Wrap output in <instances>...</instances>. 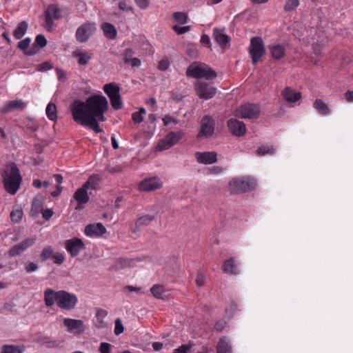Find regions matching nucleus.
Segmentation results:
<instances>
[{
  "instance_id": "47",
  "label": "nucleus",
  "mask_w": 353,
  "mask_h": 353,
  "mask_svg": "<svg viewBox=\"0 0 353 353\" xmlns=\"http://www.w3.org/2000/svg\"><path fill=\"white\" fill-rule=\"evenodd\" d=\"M47 44V40L46 37L43 34H38L36 37L34 41V45H37L41 48H44Z\"/></svg>"
},
{
  "instance_id": "4",
  "label": "nucleus",
  "mask_w": 353,
  "mask_h": 353,
  "mask_svg": "<svg viewBox=\"0 0 353 353\" xmlns=\"http://www.w3.org/2000/svg\"><path fill=\"white\" fill-rule=\"evenodd\" d=\"M261 113L260 108L258 105L254 103H245L240 105L234 110V116L241 119H256Z\"/></svg>"
},
{
  "instance_id": "49",
  "label": "nucleus",
  "mask_w": 353,
  "mask_h": 353,
  "mask_svg": "<svg viewBox=\"0 0 353 353\" xmlns=\"http://www.w3.org/2000/svg\"><path fill=\"white\" fill-rule=\"evenodd\" d=\"M30 42V38L26 37L18 43L17 47L21 50H26L29 47Z\"/></svg>"
},
{
  "instance_id": "43",
  "label": "nucleus",
  "mask_w": 353,
  "mask_h": 353,
  "mask_svg": "<svg viewBox=\"0 0 353 353\" xmlns=\"http://www.w3.org/2000/svg\"><path fill=\"white\" fill-rule=\"evenodd\" d=\"M110 101L112 107L114 110H120L123 106V102L120 94L110 99Z\"/></svg>"
},
{
  "instance_id": "34",
  "label": "nucleus",
  "mask_w": 353,
  "mask_h": 353,
  "mask_svg": "<svg viewBox=\"0 0 353 353\" xmlns=\"http://www.w3.org/2000/svg\"><path fill=\"white\" fill-rule=\"evenodd\" d=\"M24 350L23 345H3L0 353H23Z\"/></svg>"
},
{
  "instance_id": "2",
  "label": "nucleus",
  "mask_w": 353,
  "mask_h": 353,
  "mask_svg": "<svg viewBox=\"0 0 353 353\" xmlns=\"http://www.w3.org/2000/svg\"><path fill=\"white\" fill-rule=\"evenodd\" d=\"M2 179L5 190L14 195L19 190L22 182L19 169L14 163H8L2 172Z\"/></svg>"
},
{
  "instance_id": "54",
  "label": "nucleus",
  "mask_w": 353,
  "mask_h": 353,
  "mask_svg": "<svg viewBox=\"0 0 353 353\" xmlns=\"http://www.w3.org/2000/svg\"><path fill=\"white\" fill-rule=\"evenodd\" d=\"M39 267L37 264L33 263V262H29L26 265L25 270L26 272L30 273L32 272H35L38 270Z\"/></svg>"
},
{
  "instance_id": "58",
  "label": "nucleus",
  "mask_w": 353,
  "mask_h": 353,
  "mask_svg": "<svg viewBox=\"0 0 353 353\" xmlns=\"http://www.w3.org/2000/svg\"><path fill=\"white\" fill-rule=\"evenodd\" d=\"M132 120L136 123H140L143 121V116L138 112H135L132 115Z\"/></svg>"
},
{
  "instance_id": "53",
  "label": "nucleus",
  "mask_w": 353,
  "mask_h": 353,
  "mask_svg": "<svg viewBox=\"0 0 353 353\" xmlns=\"http://www.w3.org/2000/svg\"><path fill=\"white\" fill-rule=\"evenodd\" d=\"M137 6L142 9L145 10L149 7L150 0H134Z\"/></svg>"
},
{
  "instance_id": "10",
  "label": "nucleus",
  "mask_w": 353,
  "mask_h": 353,
  "mask_svg": "<svg viewBox=\"0 0 353 353\" xmlns=\"http://www.w3.org/2000/svg\"><path fill=\"white\" fill-rule=\"evenodd\" d=\"M94 188L93 184L90 181V179L86 181L80 188L77 189L74 194V199L78 203L77 206L75 207L76 210H81L83 208L82 205L88 203L90 196L88 194V190L90 188Z\"/></svg>"
},
{
  "instance_id": "27",
  "label": "nucleus",
  "mask_w": 353,
  "mask_h": 353,
  "mask_svg": "<svg viewBox=\"0 0 353 353\" xmlns=\"http://www.w3.org/2000/svg\"><path fill=\"white\" fill-rule=\"evenodd\" d=\"M270 52L273 59L279 60L285 54V46L281 44H274L269 46Z\"/></svg>"
},
{
  "instance_id": "26",
  "label": "nucleus",
  "mask_w": 353,
  "mask_h": 353,
  "mask_svg": "<svg viewBox=\"0 0 353 353\" xmlns=\"http://www.w3.org/2000/svg\"><path fill=\"white\" fill-rule=\"evenodd\" d=\"M26 103L21 100H14L10 101L5 104L1 109V112L8 113L14 109H24L26 108Z\"/></svg>"
},
{
  "instance_id": "14",
  "label": "nucleus",
  "mask_w": 353,
  "mask_h": 353,
  "mask_svg": "<svg viewBox=\"0 0 353 353\" xmlns=\"http://www.w3.org/2000/svg\"><path fill=\"white\" fill-rule=\"evenodd\" d=\"M45 21L46 28L50 30L54 25V20L59 19L61 17V10L55 4H50L45 11Z\"/></svg>"
},
{
  "instance_id": "7",
  "label": "nucleus",
  "mask_w": 353,
  "mask_h": 353,
  "mask_svg": "<svg viewBox=\"0 0 353 353\" xmlns=\"http://www.w3.org/2000/svg\"><path fill=\"white\" fill-rule=\"evenodd\" d=\"M249 51L252 56L253 64H256L265 54L263 39L259 37H253L250 41Z\"/></svg>"
},
{
  "instance_id": "59",
  "label": "nucleus",
  "mask_w": 353,
  "mask_h": 353,
  "mask_svg": "<svg viewBox=\"0 0 353 353\" xmlns=\"http://www.w3.org/2000/svg\"><path fill=\"white\" fill-rule=\"evenodd\" d=\"M201 42L202 43V44L206 46L208 48L211 47L210 38L207 34L202 35V37L201 38Z\"/></svg>"
},
{
  "instance_id": "40",
  "label": "nucleus",
  "mask_w": 353,
  "mask_h": 353,
  "mask_svg": "<svg viewBox=\"0 0 353 353\" xmlns=\"http://www.w3.org/2000/svg\"><path fill=\"white\" fill-rule=\"evenodd\" d=\"M54 254V250L52 248V246H48L42 250L40 258L42 261H46L47 259L50 258H52V256Z\"/></svg>"
},
{
  "instance_id": "30",
  "label": "nucleus",
  "mask_w": 353,
  "mask_h": 353,
  "mask_svg": "<svg viewBox=\"0 0 353 353\" xmlns=\"http://www.w3.org/2000/svg\"><path fill=\"white\" fill-rule=\"evenodd\" d=\"M154 216L153 215H144L139 217L135 222V230L133 232H136L141 227L148 226L154 219Z\"/></svg>"
},
{
  "instance_id": "52",
  "label": "nucleus",
  "mask_w": 353,
  "mask_h": 353,
  "mask_svg": "<svg viewBox=\"0 0 353 353\" xmlns=\"http://www.w3.org/2000/svg\"><path fill=\"white\" fill-rule=\"evenodd\" d=\"M99 351L101 353H111V345L108 343L103 342L100 344Z\"/></svg>"
},
{
  "instance_id": "57",
  "label": "nucleus",
  "mask_w": 353,
  "mask_h": 353,
  "mask_svg": "<svg viewBox=\"0 0 353 353\" xmlns=\"http://www.w3.org/2000/svg\"><path fill=\"white\" fill-rule=\"evenodd\" d=\"M223 171V168L219 165H214L208 168L209 174H220Z\"/></svg>"
},
{
  "instance_id": "32",
  "label": "nucleus",
  "mask_w": 353,
  "mask_h": 353,
  "mask_svg": "<svg viewBox=\"0 0 353 353\" xmlns=\"http://www.w3.org/2000/svg\"><path fill=\"white\" fill-rule=\"evenodd\" d=\"M314 108L321 115H328L330 113V109L321 99H316L314 103Z\"/></svg>"
},
{
  "instance_id": "31",
  "label": "nucleus",
  "mask_w": 353,
  "mask_h": 353,
  "mask_svg": "<svg viewBox=\"0 0 353 353\" xmlns=\"http://www.w3.org/2000/svg\"><path fill=\"white\" fill-rule=\"evenodd\" d=\"M103 90L110 99L120 94V88L114 83L105 84Z\"/></svg>"
},
{
  "instance_id": "9",
  "label": "nucleus",
  "mask_w": 353,
  "mask_h": 353,
  "mask_svg": "<svg viewBox=\"0 0 353 353\" xmlns=\"http://www.w3.org/2000/svg\"><path fill=\"white\" fill-rule=\"evenodd\" d=\"M96 30L95 23H84L77 28L75 34L76 39L80 43H85L94 34Z\"/></svg>"
},
{
  "instance_id": "39",
  "label": "nucleus",
  "mask_w": 353,
  "mask_h": 353,
  "mask_svg": "<svg viewBox=\"0 0 353 353\" xmlns=\"http://www.w3.org/2000/svg\"><path fill=\"white\" fill-rule=\"evenodd\" d=\"M151 292L157 299H163V294L165 292L164 288L161 285H154L151 288Z\"/></svg>"
},
{
  "instance_id": "20",
  "label": "nucleus",
  "mask_w": 353,
  "mask_h": 353,
  "mask_svg": "<svg viewBox=\"0 0 353 353\" xmlns=\"http://www.w3.org/2000/svg\"><path fill=\"white\" fill-rule=\"evenodd\" d=\"M212 37L222 49L225 50L228 48L230 42V37L224 32V29L214 28L213 29Z\"/></svg>"
},
{
  "instance_id": "8",
  "label": "nucleus",
  "mask_w": 353,
  "mask_h": 353,
  "mask_svg": "<svg viewBox=\"0 0 353 353\" xmlns=\"http://www.w3.org/2000/svg\"><path fill=\"white\" fill-rule=\"evenodd\" d=\"M183 132L181 131L169 132L163 139L159 140L157 145V149L159 151L170 149L183 138Z\"/></svg>"
},
{
  "instance_id": "12",
  "label": "nucleus",
  "mask_w": 353,
  "mask_h": 353,
  "mask_svg": "<svg viewBox=\"0 0 353 353\" xmlns=\"http://www.w3.org/2000/svg\"><path fill=\"white\" fill-rule=\"evenodd\" d=\"M195 90L198 97L205 100L212 99L216 93V88L205 82H197Z\"/></svg>"
},
{
  "instance_id": "18",
  "label": "nucleus",
  "mask_w": 353,
  "mask_h": 353,
  "mask_svg": "<svg viewBox=\"0 0 353 353\" xmlns=\"http://www.w3.org/2000/svg\"><path fill=\"white\" fill-rule=\"evenodd\" d=\"M162 185L163 183L160 179L157 177H152L142 181L139 185V189L141 191H153L161 188Z\"/></svg>"
},
{
  "instance_id": "51",
  "label": "nucleus",
  "mask_w": 353,
  "mask_h": 353,
  "mask_svg": "<svg viewBox=\"0 0 353 353\" xmlns=\"http://www.w3.org/2000/svg\"><path fill=\"white\" fill-rule=\"evenodd\" d=\"M172 29L178 34H184L185 32H188V31L190 30V26H188L180 27V26H174L172 27Z\"/></svg>"
},
{
  "instance_id": "46",
  "label": "nucleus",
  "mask_w": 353,
  "mask_h": 353,
  "mask_svg": "<svg viewBox=\"0 0 353 353\" xmlns=\"http://www.w3.org/2000/svg\"><path fill=\"white\" fill-rule=\"evenodd\" d=\"M192 346V343L181 345L178 348L175 349L173 353H190Z\"/></svg>"
},
{
  "instance_id": "1",
  "label": "nucleus",
  "mask_w": 353,
  "mask_h": 353,
  "mask_svg": "<svg viewBox=\"0 0 353 353\" xmlns=\"http://www.w3.org/2000/svg\"><path fill=\"white\" fill-rule=\"evenodd\" d=\"M108 109L107 99L97 94L89 97L85 101L75 99L70 105L73 120L82 126L89 127L96 133L102 131L99 122L106 120L104 114Z\"/></svg>"
},
{
  "instance_id": "35",
  "label": "nucleus",
  "mask_w": 353,
  "mask_h": 353,
  "mask_svg": "<svg viewBox=\"0 0 353 353\" xmlns=\"http://www.w3.org/2000/svg\"><path fill=\"white\" fill-rule=\"evenodd\" d=\"M218 353H232V348L226 338L220 339L217 344Z\"/></svg>"
},
{
  "instance_id": "13",
  "label": "nucleus",
  "mask_w": 353,
  "mask_h": 353,
  "mask_svg": "<svg viewBox=\"0 0 353 353\" xmlns=\"http://www.w3.org/2000/svg\"><path fill=\"white\" fill-rule=\"evenodd\" d=\"M65 248L72 257H75L85 248V244L81 239L74 237L65 241Z\"/></svg>"
},
{
  "instance_id": "60",
  "label": "nucleus",
  "mask_w": 353,
  "mask_h": 353,
  "mask_svg": "<svg viewBox=\"0 0 353 353\" xmlns=\"http://www.w3.org/2000/svg\"><path fill=\"white\" fill-rule=\"evenodd\" d=\"M52 68V66L51 63L46 61V62L41 63L39 65V71L45 72V71H47V70L51 69Z\"/></svg>"
},
{
  "instance_id": "33",
  "label": "nucleus",
  "mask_w": 353,
  "mask_h": 353,
  "mask_svg": "<svg viewBox=\"0 0 353 353\" xmlns=\"http://www.w3.org/2000/svg\"><path fill=\"white\" fill-rule=\"evenodd\" d=\"M28 25L25 21L20 22L13 32V36L16 39H21L26 34Z\"/></svg>"
},
{
  "instance_id": "6",
  "label": "nucleus",
  "mask_w": 353,
  "mask_h": 353,
  "mask_svg": "<svg viewBox=\"0 0 353 353\" xmlns=\"http://www.w3.org/2000/svg\"><path fill=\"white\" fill-rule=\"evenodd\" d=\"M78 303V298L76 294L70 293L65 290H61L57 306L63 310L71 311L76 308Z\"/></svg>"
},
{
  "instance_id": "50",
  "label": "nucleus",
  "mask_w": 353,
  "mask_h": 353,
  "mask_svg": "<svg viewBox=\"0 0 353 353\" xmlns=\"http://www.w3.org/2000/svg\"><path fill=\"white\" fill-rule=\"evenodd\" d=\"M52 258L54 259V262L58 265L62 264L65 260V255L59 252L54 254Z\"/></svg>"
},
{
  "instance_id": "48",
  "label": "nucleus",
  "mask_w": 353,
  "mask_h": 353,
  "mask_svg": "<svg viewBox=\"0 0 353 353\" xmlns=\"http://www.w3.org/2000/svg\"><path fill=\"white\" fill-rule=\"evenodd\" d=\"M124 331V327L122 324V322L120 319H117L115 320V325H114V334L116 335H119L120 334L123 333Z\"/></svg>"
},
{
  "instance_id": "64",
  "label": "nucleus",
  "mask_w": 353,
  "mask_h": 353,
  "mask_svg": "<svg viewBox=\"0 0 353 353\" xmlns=\"http://www.w3.org/2000/svg\"><path fill=\"white\" fill-rule=\"evenodd\" d=\"M345 97L347 101L352 102L353 101V91H347L345 94Z\"/></svg>"
},
{
  "instance_id": "37",
  "label": "nucleus",
  "mask_w": 353,
  "mask_h": 353,
  "mask_svg": "<svg viewBox=\"0 0 353 353\" xmlns=\"http://www.w3.org/2000/svg\"><path fill=\"white\" fill-rule=\"evenodd\" d=\"M172 17L179 24L183 25L188 22V14L183 12H175L173 13Z\"/></svg>"
},
{
  "instance_id": "17",
  "label": "nucleus",
  "mask_w": 353,
  "mask_h": 353,
  "mask_svg": "<svg viewBox=\"0 0 353 353\" xmlns=\"http://www.w3.org/2000/svg\"><path fill=\"white\" fill-rule=\"evenodd\" d=\"M228 127L230 132L234 136L241 137L246 133L245 124L236 119H230L228 121Z\"/></svg>"
},
{
  "instance_id": "38",
  "label": "nucleus",
  "mask_w": 353,
  "mask_h": 353,
  "mask_svg": "<svg viewBox=\"0 0 353 353\" xmlns=\"http://www.w3.org/2000/svg\"><path fill=\"white\" fill-rule=\"evenodd\" d=\"M23 215L21 208L14 209L10 213V219L13 223H19Z\"/></svg>"
},
{
  "instance_id": "15",
  "label": "nucleus",
  "mask_w": 353,
  "mask_h": 353,
  "mask_svg": "<svg viewBox=\"0 0 353 353\" xmlns=\"http://www.w3.org/2000/svg\"><path fill=\"white\" fill-rule=\"evenodd\" d=\"M36 241L35 237H30L24 239L21 243L12 246L8 251V254L11 257H15L21 254L28 248L34 244Z\"/></svg>"
},
{
  "instance_id": "29",
  "label": "nucleus",
  "mask_w": 353,
  "mask_h": 353,
  "mask_svg": "<svg viewBox=\"0 0 353 353\" xmlns=\"http://www.w3.org/2000/svg\"><path fill=\"white\" fill-rule=\"evenodd\" d=\"M105 37L109 39H114L117 37V32L115 26L110 23H103L101 25Z\"/></svg>"
},
{
  "instance_id": "45",
  "label": "nucleus",
  "mask_w": 353,
  "mask_h": 353,
  "mask_svg": "<svg viewBox=\"0 0 353 353\" xmlns=\"http://www.w3.org/2000/svg\"><path fill=\"white\" fill-rule=\"evenodd\" d=\"M275 149L271 146H261L257 150V154L260 156H263L268 154H273L274 153Z\"/></svg>"
},
{
  "instance_id": "24",
  "label": "nucleus",
  "mask_w": 353,
  "mask_h": 353,
  "mask_svg": "<svg viewBox=\"0 0 353 353\" xmlns=\"http://www.w3.org/2000/svg\"><path fill=\"white\" fill-rule=\"evenodd\" d=\"M222 270L224 273L229 274L236 275L240 272L238 264L236 263L234 258L226 260L223 265Z\"/></svg>"
},
{
  "instance_id": "44",
  "label": "nucleus",
  "mask_w": 353,
  "mask_h": 353,
  "mask_svg": "<svg viewBox=\"0 0 353 353\" xmlns=\"http://www.w3.org/2000/svg\"><path fill=\"white\" fill-rule=\"evenodd\" d=\"M162 121H163V125L165 126H168L170 124L176 125L179 122V120L177 118L172 117L170 114L165 115L162 119Z\"/></svg>"
},
{
  "instance_id": "3",
  "label": "nucleus",
  "mask_w": 353,
  "mask_h": 353,
  "mask_svg": "<svg viewBox=\"0 0 353 353\" xmlns=\"http://www.w3.org/2000/svg\"><path fill=\"white\" fill-rule=\"evenodd\" d=\"M186 75L195 79L205 78L210 80L216 77V73L204 63H193L189 65Z\"/></svg>"
},
{
  "instance_id": "25",
  "label": "nucleus",
  "mask_w": 353,
  "mask_h": 353,
  "mask_svg": "<svg viewBox=\"0 0 353 353\" xmlns=\"http://www.w3.org/2000/svg\"><path fill=\"white\" fill-rule=\"evenodd\" d=\"M283 99L289 103H294L301 97V92H296L291 88H285L281 93Z\"/></svg>"
},
{
  "instance_id": "36",
  "label": "nucleus",
  "mask_w": 353,
  "mask_h": 353,
  "mask_svg": "<svg viewBox=\"0 0 353 353\" xmlns=\"http://www.w3.org/2000/svg\"><path fill=\"white\" fill-rule=\"evenodd\" d=\"M46 115L51 121H55L57 118V107L54 103H50L48 104L46 109Z\"/></svg>"
},
{
  "instance_id": "62",
  "label": "nucleus",
  "mask_w": 353,
  "mask_h": 353,
  "mask_svg": "<svg viewBox=\"0 0 353 353\" xmlns=\"http://www.w3.org/2000/svg\"><path fill=\"white\" fill-rule=\"evenodd\" d=\"M106 171L109 173L114 174L121 171V168L119 165L116 166H108L106 168Z\"/></svg>"
},
{
  "instance_id": "56",
  "label": "nucleus",
  "mask_w": 353,
  "mask_h": 353,
  "mask_svg": "<svg viewBox=\"0 0 353 353\" xmlns=\"http://www.w3.org/2000/svg\"><path fill=\"white\" fill-rule=\"evenodd\" d=\"M169 66H170V62H169L168 59H163L159 61L158 68L159 70L165 71L168 69Z\"/></svg>"
},
{
  "instance_id": "5",
  "label": "nucleus",
  "mask_w": 353,
  "mask_h": 353,
  "mask_svg": "<svg viewBox=\"0 0 353 353\" xmlns=\"http://www.w3.org/2000/svg\"><path fill=\"white\" fill-rule=\"evenodd\" d=\"M255 181L248 178H235L229 183L230 191L232 194L248 192L255 186Z\"/></svg>"
},
{
  "instance_id": "61",
  "label": "nucleus",
  "mask_w": 353,
  "mask_h": 353,
  "mask_svg": "<svg viewBox=\"0 0 353 353\" xmlns=\"http://www.w3.org/2000/svg\"><path fill=\"white\" fill-rule=\"evenodd\" d=\"M53 215V211L51 209H46L42 212L43 218L49 220Z\"/></svg>"
},
{
  "instance_id": "19",
  "label": "nucleus",
  "mask_w": 353,
  "mask_h": 353,
  "mask_svg": "<svg viewBox=\"0 0 353 353\" xmlns=\"http://www.w3.org/2000/svg\"><path fill=\"white\" fill-rule=\"evenodd\" d=\"M195 158L199 163L212 164L217 161V152L215 151L196 152Z\"/></svg>"
},
{
  "instance_id": "55",
  "label": "nucleus",
  "mask_w": 353,
  "mask_h": 353,
  "mask_svg": "<svg viewBox=\"0 0 353 353\" xmlns=\"http://www.w3.org/2000/svg\"><path fill=\"white\" fill-rule=\"evenodd\" d=\"M205 281V276L202 272H198L196 283L198 287H201L204 285Z\"/></svg>"
},
{
  "instance_id": "42",
  "label": "nucleus",
  "mask_w": 353,
  "mask_h": 353,
  "mask_svg": "<svg viewBox=\"0 0 353 353\" xmlns=\"http://www.w3.org/2000/svg\"><path fill=\"white\" fill-rule=\"evenodd\" d=\"M299 6V0H287L284 6V10L285 12H291L295 10Z\"/></svg>"
},
{
  "instance_id": "16",
  "label": "nucleus",
  "mask_w": 353,
  "mask_h": 353,
  "mask_svg": "<svg viewBox=\"0 0 353 353\" xmlns=\"http://www.w3.org/2000/svg\"><path fill=\"white\" fill-rule=\"evenodd\" d=\"M63 325L69 332L81 334L84 330V323L81 319L65 318Z\"/></svg>"
},
{
  "instance_id": "21",
  "label": "nucleus",
  "mask_w": 353,
  "mask_h": 353,
  "mask_svg": "<svg viewBox=\"0 0 353 353\" xmlns=\"http://www.w3.org/2000/svg\"><path fill=\"white\" fill-rule=\"evenodd\" d=\"M61 290L56 291L51 288H46L43 292V300L46 307H52L55 303L57 305L60 296Z\"/></svg>"
},
{
  "instance_id": "11",
  "label": "nucleus",
  "mask_w": 353,
  "mask_h": 353,
  "mask_svg": "<svg viewBox=\"0 0 353 353\" xmlns=\"http://www.w3.org/2000/svg\"><path fill=\"white\" fill-rule=\"evenodd\" d=\"M215 122L209 115L204 116L201 121V129L198 138L210 137L214 132Z\"/></svg>"
},
{
  "instance_id": "28",
  "label": "nucleus",
  "mask_w": 353,
  "mask_h": 353,
  "mask_svg": "<svg viewBox=\"0 0 353 353\" xmlns=\"http://www.w3.org/2000/svg\"><path fill=\"white\" fill-rule=\"evenodd\" d=\"M73 57L77 59V62L81 65H85L92 58V54L87 51L76 50L73 52Z\"/></svg>"
},
{
  "instance_id": "23",
  "label": "nucleus",
  "mask_w": 353,
  "mask_h": 353,
  "mask_svg": "<svg viewBox=\"0 0 353 353\" xmlns=\"http://www.w3.org/2000/svg\"><path fill=\"white\" fill-rule=\"evenodd\" d=\"M134 52L128 48L124 50L123 54V61L125 64L131 65L132 67H139L141 65V60L137 57H134Z\"/></svg>"
},
{
  "instance_id": "22",
  "label": "nucleus",
  "mask_w": 353,
  "mask_h": 353,
  "mask_svg": "<svg viewBox=\"0 0 353 353\" xmlns=\"http://www.w3.org/2000/svg\"><path fill=\"white\" fill-rule=\"evenodd\" d=\"M106 232V228L101 223L88 225L85 228V234L90 237L101 236Z\"/></svg>"
},
{
  "instance_id": "41",
  "label": "nucleus",
  "mask_w": 353,
  "mask_h": 353,
  "mask_svg": "<svg viewBox=\"0 0 353 353\" xmlns=\"http://www.w3.org/2000/svg\"><path fill=\"white\" fill-rule=\"evenodd\" d=\"M43 345H45L48 348L57 347L59 345V343L56 340H51L49 337L43 336L40 340Z\"/></svg>"
},
{
  "instance_id": "63",
  "label": "nucleus",
  "mask_w": 353,
  "mask_h": 353,
  "mask_svg": "<svg viewBox=\"0 0 353 353\" xmlns=\"http://www.w3.org/2000/svg\"><path fill=\"white\" fill-rule=\"evenodd\" d=\"M119 8L123 11H131L132 10V8L127 5V3L124 1H120L119 4Z\"/></svg>"
}]
</instances>
